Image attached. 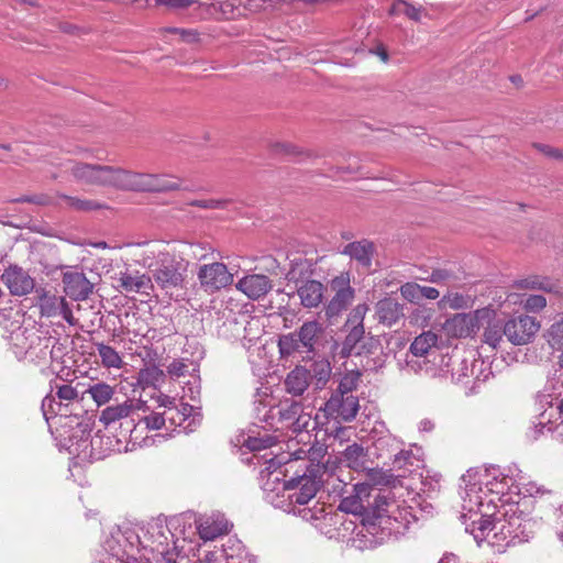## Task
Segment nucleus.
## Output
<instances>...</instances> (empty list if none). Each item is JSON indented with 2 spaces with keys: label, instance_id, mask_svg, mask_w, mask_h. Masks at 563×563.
Wrapping results in <instances>:
<instances>
[{
  "label": "nucleus",
  "instance_id": "1",
  "mask_svg": "<svg viewBox=\"0 0 563 563\" xmlns=\"http://www.w3.org/2000/svg\"><path fill=\"white\" fill-rule=\"evenodd\" d=\"M367 310L366 303H358L347 314L342 327V331L346 333L343 341L339 343L334 340L331 345L332 353L339 358L371 357L377 352L383 353L380 336L365 332L364 318Z\"/></svg>",
  "mask_w": 563,
  "mask_h": 563
},
{
  "label": "nucleus",
  "instance_id": "2",
  "mask_svg": "<svg viewBox=\"0 0 563 563\" xmlns=\"http://www.w3.org/2000/svg\"><path fill=\"white\" fill-rule=\"evenodd\" d=\"M290 467L291 465L285 468L284 477L288 476ZM307 470L308 466L305 465L303 468L295 471L288 479L276 476L272 483L278 486L271 487L269 479L265 483L266 490H277V495L282 494V497H286V500L280 505L285 511L299 514L303 518H307L311 510L306 508L297 510V506L307 505L319 490L318 481L307 475Z\"/></svg>",
  "mask_w": 563,
  "mask_h": 563
},
{
  "label": "nucleus",
  "instance_id": "3",
  "mask_svg": "<svg viewBox=\"0 0 563 563\" xmlns=\"http://www.w3.org/2000/svg\"><path fill=\"white\" fill-rule=\"evenodd\" d=\"M323 335L324 328L319 321H305L297 331L278 336L280 358H288L296 353L314 355Z\"/></svg>",
  "mask_w": 563,
  "mask_h": 563
},
{
  "label": "nucleus",
  "instance_id": "4",
  "mask_svg": "<svg viewBox=\"0 0 563 563\" xmlns=\"http://www.w3.org/2000/svg\"><path fill=\"white\" fill-rule=\"evenodd\" d=\"M128 169L109 165L76 162L70 167V175L79 183L125 190Z\"/></svg>",
  "mask_w": 563,
  "mask_h": 563
},
{
  "label": "nucleus",
  "instance_id": "5",
  "mask_svg": "<svg viewBox=\"0 0 563 563\" xmlns=\"http://www.w3.org/2000/svg\"><path fill=\"white\" fill-rule=\"evenodd\" d=\"M323 300V319L329 324H334L338 319L352 305L355 298V289L351 286V273L342 272L327 283V292Z\"/></svg>",
  "mask_w": 563,
  "mask_h": 563
},
{
  "label": "nucleus",
  "instance_id": "6",
  "mask_svg": "<svg viewBox=\"0 0 563 563\" xmlns=\"http://www.w3.org/2000/svg\"><path fill=\"white\" fill-rule=\"evenodd\" d=\"M415 516L407 507H400L394 499V506H384L383 511L374 516L375 530H371L368 537L369 543H382L390 536L402 534Z\"/></svg>",
  "mask_w": 563,
  "mask_h": 563
},
{
  "label": "nucleus",
  "instance_id": "7",
  "mask_svg": "<svg viewBox=\"0 0 563 563\" xmlns=\"http://www.w3.org/2000/svg\"><path fill=\"white\" fill-rule=\"evenodd\" d=\"M188 261L170 253H162L152 271L155 283L167 294L185 288Z\"/></svg>",
  "mask_w": 563,
  "mask_h": 563
},
{
  "label": "nucleus",
  "instance_id": "8",
  "mask_svg": "<svg viewBox=\"0 0 563 563\" xmlns=\"http://www.w3.org/2000/svg\"><path fill=\"white\" fill-rule=\"evenodd\" d=\"M165 174L126 172L125 190L134 192H169L176 190H189V187L183 186L179 178L166 179Z\"/></svg>",
  "mask_w": 563,
  "mask_h": 563
},
{
  "label": "nucleus",
  "instance_id": "9",
  "mask_svg": "<svg viewBox=\"0 0 563 563\" xmlns=\"http://www.w3.org/2000/svg\"><path fill=\"white\" fill-rule=\"evenodd\" d=\"M493 314H496L495 311L488 307L476 309L472 313H455L445 320L443 329L450 336L467 338L477 333L484 319H489Z\"/></svg>",
  "mask_w": 563,
  "mask_h": 563
},
{
  "label": "nucleus",
  "instance_id": "10",
  "mask_svg": "<svg viewBox=\"0 0 563 563\" xmlns=\"http://www.w3.org/2000/svg\"><path fill=\"white\" fill-rule=\"evenodd\" d=\"M498 512L506 517L516 544L527 542L532 537L536 522L529 517V514L519 508L518 504H501Z\"/></svg>",
  "mask_w": 563,
  "mask_h": 563
},
{
  "label": "nucleus",
  "instance_id": "11",
  "mask_svg": "<svg viewBox=\"0 0 563 563\" xmlns=\"http://www.w3.org/2000/svg\"><path fill=\"white\" fill-rule=\"evenodd\" d=\"M507 322V340L514 345H525L532 341L540 329V323L534 317L519 314Z\"/></svg>",
  "mask_w": 563,
  "mask_h": 563
},
{
  "label": "nucleus",
  "instance_id": "12",
  "mask_svg": "<svg viewBox=\"0 0 563 563\" xmlns=\"http://www.w3.org/2000/svg\"><path fill=\"white\" fill-rule=\"evenodd\" d=\"M354 495L362 498V504L371 514V518L383 511L384 506H394L389 490L372 487L368 483L354 485Z\"/></svg>",
  "mask_w": 563,
  "mask_h": 563
},
{
  "label": "nucleus",
  "instance_id": "13",
  "mask_svg": "<svg viewBox=\"0 0 563 563\" xmlns=\"http://www.w3.org/2000/svg\"><path fill=\"white\" fill-rule=\"evenodd\" d=\"M198 279L206 291L213 292L231 285L233 275L229 273L223 263L216 262L200 266Z\"/></svg>",
  "mask_w": 563,
  "mask_h": 563
},
{
  "label": "nucleus",
  "instance_id": "14",
  "mask_svg": "<svg viewBox=\"0 0 563 563\" xmlns=\"http://www.w3.org/2000/svg\"><path fill=\"white\" fill-rule=\"evenodd\" d=\"M478 507L479 517L478 519H474L471 523L472 533L477 541L486 539L490 533L494 534L495 527L493 526H496V521L500 515L493 498L487 503L481 499Z\"/></svg>",
  "mask_w": 563,
  "mask_h": 563
},
{
  "label": "nucleus",
  "instance_id": "15",
  "mask_svg": "<svg viewBox=\"0 0 563 563\" xmlns=\"http://www.w3.org/2000/svg\"><path fill=\"white\" fill-rule=\"evenodd\" d=\"M358 409V398L354 395H331L323 408L328 416L340 418L345 422L354 420Z\"/></svg>",
  "mask_w": 563,
  "mask_h": 563
},
{
  "label": "nucleus",
  "instance_id": "16",
  "mask_svg": "<svg viewBox=\"0 0 563 563\" xmlns=\"http://www.w3.org/2000/svg\"><path fill=\"white\" fill-rule=\"evenodd\" d=\"M308 252L303 255H296L289 260V269L285 275L288 283L298 285L303 284L306 280H311L316 273L317 264L322 260L320 256L308 257Z\"/></svg>",
  "mask_w": 563,
  "mask_h": 563
},
{
  "label": "nucleus",
  "instance_id": "17",
  "mask_svg": "<svg viewBox=\"0 0 563 563\" xmlns=\"http://www.w3.org/2000/svg\"><path fill=\"white\" fill-rule=\"evenodd\" d=\"M143 406L144 402L141 400L135 401L133 399H126L122 404L104 408L99 416V421L107 430H117V423L124 421L132 416L135 410L142 409Z\"/></svg>",
  "mask_w": 563,
  "mask_h": 563
},
{
  "label": "nucleus",
  "instance_id": "18",
  "mask_svg": "<svg viewBox=\"0 0 563 563\" xmlns=\"http://www.w3.org/2000/svg\"><path fill=\"white\" fill-rule=\"evenodd\" d=\"M1 280L13 296H25L35 288L34 279L18 265H10L1 275Z\"/></svg>",
  "mask_w": 563,
  "mask_h": 563
},
{
  "label": "nucleus",
  "instance_id": "19",
  "mask_svg": "<svg viewBox=\"0 0 563 563\" xmlns=\"http://www.w3.org/2000/svg\"><path fill=\"white\" fill-rule=\"evenodd\" d=\"M62 282L65 294L75 301L87 300L92 294L93 283H91L82 272H65Z\"/></svg>",
  "mask_w": 563,
  "mask_h": 563
},
{
  "label": "nucleus",
  "instance_id": "20",
  "mask_svg": "<svg viewBox=\"0 0 563 563\" xmlns=\"http://www.w3.org/2000/svg\"><path fill=\"white\" fill-rule=\"evenodd\" d=\"M58 340L47 334H33L30 345L25 351V357L35 364H40L49 357L56 360L55 349Z\"/></svg>",
  "mask_w": 563,
  "mask_h": 563
},
{
  "label": "nucleus",
  "instance_id": "21",
  "mask_svg": "<svg viewBox=\"0 0 563 563\" xmlns=\"http://www.w3.org/2000/svg\"><path fill=\"white\" fill-rule=\"evenodd\" d=\"M339 510L354 515L361 522L362 529L357 533L364 538H367L371 530H375L374 518H371V514L362 504V498L352 494L351 496L341 499Z\"/></svg>",
  "mask_w": 563,
  "mask_h": 563
},
{
  "label": "nucleus",
  "instance_id": "22",
  "mask_svg": "<svg viewBox=\"0 0 563 563\" xmlns=\"http://www.w3.org/2000/svg\"><path fill=\"white\" fill-rule=\"evenodd\" d=\"M236 287L250 299L257 300L272 289L273 284L266 275L252 274L241 278Z\"/></svg>",
  "mask_w": 563,
  "mask_h": 563
},
{
  "label": "nucleus",
  "instance_id": "23",
  "mask_svg": "<svg viewBox=\"0 0 563 563\" xmlns=\"http://www.w3.org/2000/svg\"><path fill=\"white\" fill-rule=\"evenodd\" d=\"M325 292L327 285L316 279L306 280V283L297 287L300 303L307 309L318 308L322 305Z\"/></svg>",
  "mask_w": 563,
  "mask_h": 563
},
{
  "label": "nucleus",
  "instance_id": "24",
  "mask_svg": "<svg viewBox=\"0 0 563 563\" xmlns=\"http://www.w3.org/2000/svg\"><path fill=\"white\" fill-rule=\"evenodd\" d=\"M374 253V243L366 239L347 243L342 251V254L349 255L352 260H355L360 265L366 268L371 267Z\"/></svg>",
  "mask_w": 563,
  "mask_h": 563
},
{
  "label": "nucleus",
  "instance_id": "25",
  "mask_svg": "<svg viewBox=\"0 0 563 563\" xmlns=\"http://www.w3.org/2000/svg\"><path fill=\"white\" fill-rule=\"evenodd\" d=\"M376 313L379 323L390 327L404 317V308L396 299L387 297L376 303Z\"/></svg>",
  "mask_w": 563,
  "mask_h": 563
},
{
  "label": "nucleus",
  "instance_id": "26",
  "mask_svg": "<svg viewBox=\"0 0 563 563\" xmlns=\"http://www.w3.org/2000/svg\"><path fill=\"white\" fill-rule=\"evenodd\" d=\"M310 373L305 366H296L284 382L285 389L292 396H301L309 387Z\"/></svg>",
  "mask_w": 563,
  "mask_h": 563
},
{
  "label": "nucleus",
  "instance_id": "27",
  "mask_svg": "<svg viewBox=\"0 0 563 563\" xmlns=\"http://www.w3.org/2000/svg\"><path fill=\"white\" fill-rule=\"evenodd\" d=\"M484 321H487V327L483 333V342L496 349L504 336L507 338V322L505 319L495 318V314Z\"/></svg>",
  "mask_w": 563,
  "mask_h": 563
},
{
  "label": "nucleus",
  "instance_id": "28",
  "mask_svg": "<svg viewBox=\"0 0 563 563\" xmlns=\"http://www.w3.org/2000/svg\"><path fill=\"white\" fill-rule=\"evenodd\" d=\"M232 525L225 519H207L198 527L200 538L205 541H212L222 534L229 533Z\"/></svg>",
  "mask_w": 563,
  "mask_h": 563
},
{
  "label": "nucleus",
  "instance_id": "29",
  "mask_svg": "<svg viewBox=\"0 0 563 563\" xmlns=\"http://www.w3.org/2000/svg\"><path fill=\"white\" fill-rule=\"evenodd\" d=\"M269 151L275 156H279L286 159H294L297 162H301L310 157V154L308 152L302 151L297 145L289 142L271 143Z\"/></svg>",
  "mask_w": 563,
  "mask_h": 563
},
{
  "label": "nucleus",
  "instance_id": "30",
  "mask_svg": "<svg viewBox=\"0 0 563 563\" xmlns=\"http://www.w3.org/2000/svg\"><path fill=\"white\" fill-rule=\"evenodd\" d=\"M485 477L492 476V479H487L486 482H482V484L485 485V488L488 493L495 494L498 496V500L503 504H508L507 501L503 500V497L505 496V492L508 489V481L507 477L503 476L499 478V475L501 473L499 472V468L493 466L492 468L486 470Z\"/></svg>",
  "mask_w": 563,
  "mask_h": 563
},
{
  "label": "nucleus",
  "instance_id": "31",
  "mask_svg": "<svg viewBox=\"0 0 563 563\" xmlns=\"http://www.w3.org/2000/svg\"><path fill=\"white\" fill-rule=\"evenodd\" d=\"M367 481L372 487L375 486H387L395 487L397 483H399V477H405L404 473H399L395 475L393 470H382V468H369L367 471Z\"/></svg>",
  "mask_w": 563,
  "mask_h": 563
},
{
  "label": "nucleus",
  "instance_id": "32",
  "mask_svg": "<svg viewBox=\"0 0 563 563\" xmlns=\"http://www.w3.org/2000/svg\"><path fill=\"white\" fill-rule=\"evenodd\" d=\"M56 398L57 397L52 394H48L42 400L41 409L46 421L49 420V413L54 417L59 416L65 420L69 419L71 416V413L68 415V404H63L59 399L57 401Z\"/></svg>",
  "mask_w": 563,
  "mask_h": 563
},
{
  "label": "nucleus",
  "instance_id": "33",
  "mask_svg": "<svg viewBox=\"0 0 563 563\" xmlns=\"http://www.w3.org/2000/svg\"><path fill=\"white\" fill-rule=\"evenodd\" d=\"M59 198L65 200L67 202V206L75 210L80 212H91L102 209H108L109 207L106 203L99 202L97 200H90V199H81L78 197L68 196L65 194H59Z\"/></svg>",
  "mask_w": 563,
  "mask_h": 563
},
{
  "label": "nucleus",
  "instance_id": "34",
  "mask_svg": "<svg viewBox=\"0 0 563 563\" xmlns=\"http://www.w3.org/2000/svg\"><path fill=\"white\" fill-rule=\"evenodd\" d=\"M437 342L438 335L432 331L423 332L411 342L409 350L415 356H424L431 347L435 346Z\"/></svg>",
  "mask_w": 563,
  "mask_h": 563
},
{
  "label": "nucleus",
  "instance_id": "35",
  "mask_svg": "<svg viewBox=\"0 0 563 563\" xmlns=\"http://www.w3.org/2000/svg\"><path fill=\"white\" fill-rule=\"evenodd\" d=\"M519 289H540L545 292H554L556 285L548 277L530 276L516 282Z\"/></svg>",
  "mask_w": 563,
  "mask_h": 563
},
{
  "label": "nucleus",
  "instance_id": "36",
  "mask_svg": "<svg viewBox=\"0 0 563 563\" xmlns=\"http://www.w3.org/2000/svg\"><path fill=\"white\" fill-rule=\"evenodd\" d=\"M86 393L90 394L93 401L98 407L110 401L112 396L114 395V389L110 385L103 382L96 383L90 385Z\"/></svg>",
  "mask_w": 563,
  "mask_h": 563
},
{
  "label": "nucleus",
  "instance_id": "37",
  "mask_svg": "<svg viewBox=\"0 0 563 563\" xmlns=\"http://www.w3.org/2000/svg\"><path fill=\"white\" fill-rule=\"evenodd\" d=\"M310 379L314 378L318 388H322L329 380L331 375V366L327 360L314 361L310 368Z\"/></svg>",
  "mask_w": 563,
  "mask_h": 563
},
{
  "label": "nucleus",
  "instance_id": "38",
  "mask_svg": "<svg viewBox=\"0 0 563 563\" xmlns=\"http://www.w3.org/2000/svg\"><path fill=\"white\" fill-rule=\"evenodd\" d=\"M362 373L356 371H350L345 373L332 395H352L351 393L356 389Z\"/></svg>",
  "mask_w": 563,
  "mask_h": 563
},
{
  "label": "nucleus",
  "instance_id": "39",
  "mask_svg": "<svg viewBox=\"0 0 563 563\" xmlns=\"http://www.w3.org/2000/svg\"><path fill=\"white\" fill-rule=\"evenodd\" d=\"M364 449L361 444L353 443L347 445L343 451L342 460L346 462L347 466L353 470H358L363 466Z\"/></svg>",
  "mask_w": 563,
  "mask_h": 563
},
{
  "label": "nucleus",
  "instance_id": "40",
  "mask_svg": "<svg viewBox=\"0 0 563 563\" xmlns=\"http://www.w3.org/2000/svg\"><path fill=\"white\" fill-rule=\"evenodd\" d=\"M99 356L101 357L102 364L107 367H120L122 360L119 353L110 345L103 343L97 344Z\"/></svg>",
  "mask_w": 563,
  "mask_h": 563
},
{
  "label": "nucleus",
  "instance_id": "41",
  "mask_svg": "<svg viewBox=\"0 0 563 563\" xmlns=\"http://www.w3.org/2000/svg\"><path fill=\"white\" fill-rule=\"evenodd\" d=\"M495 531H494V538L498 541H505L507 545H515L516 541L512 539V531L510 528H508V522L506 517L499 515L497 521Z\"/></svg>",
  "mask_w": 563,
  "mask_h": 563
},
{
  "label": "nucleus",
  "instance_id": "42",
  "mask_svg": "<svg viewBox=\"0 0 563 563\" xmlns=\"http://www.w3.org/2000/svg\"><path fill=\"white\" fill-rule=\"evenodd\" d=\"M470 297L464 296L459 292H449L443 296L441 300L438 302L440 307H445L446 305L452 309H465L468 307Z\"/></svg>",
  "mask_w": 563,
  "mask_h": 563
},
{
  "label": "nucleus",
  "instance_id": "43",
  "mask_svg": "<svg viewBox=\"0 0 563 563\" xmlns=\"http://www.w3.org/2000/svg\"><path fill=\"white\" fill-rule=\"evenodd\" d=\"M548 343L552 349H563V319L554 322L547 332Z\"/></svg>",
  "mask_w": 563,
  "mask_h": 563
},
{
  "label": "nucleus",
  "instance_id": "44",
  "mask_svg": "<svg viewBox=\"0 0 563 563\" xmlns=\"http://www.w3.org/2000/svg\"><path fill=\"white\" fill-rule=\"evenodd\" d=\"M139 376L140 382L146 385L155 386L157 383L164 380L165 373L159 367L153 365L144 369H141Z\"/></svg>",
  "mask_w": 563,
  "mask_h": 563
},
{
  "label": "nucleus",
  "instance_id": "45",
  "mask_svg": "<svg viewBox=\"0 0 563 563\" xmlns=\"http://www.w3.org/2000/svg\"><path fill=\"white\" fill-rule=\"evenodd\" d=\"M275 442V438L271 435L263 438L249 435L247 438L243 439L242 445L246 446L250 451H261L273 446Z\"/></svg>",
  "mask_w": 563,
  "mask_h": 563
},
{
  "label": "nucleus",
  "instance_id": "46",
  "mask_svg": "<svg viewBox=\"0 0 563 563\" xmlns=\"http://www.w3.org/2000/svg\"><path fill=\"white\" fill-rule=\"evenodd\" d=\"M280 406L279 415L283 420H294L302 412V404L297 400L285 399Z\"/></svg>",
  "mask_w": 563,
  "mask_h": 563
},
{
  "label": "nucleus",
  "instance_id": "47",
  "mask_svg": "<svg viewBox=\"0 0 563 563\" xmlns=\"http://www.w3.org/2000/svg\"><path fill=\"white\" fill-rule=\"evenodd\" d=\"M74 418L76 419V428L68 437L69 441L73 442L74 439H77V441H87L91 432V423L89 422V419L87 421L79 420L78 415H74Z\"/></svg>",
  "mask_w": 563,
  "mask_h": 563
},
{
  "label": "nucleus",
  "instance_id": "48",
  "mask_svg": "<svg viewBox=\"0 0 563 563\" xmlns=\"http://www.w3.org/2000/svg\"><path fill=\"white\" fill-rule=\"evenodd\" d=\"M231 202L230 199H195L188 206L201 209H224Z\"/></svg>",
  "mask_w": 563,
  "mask_h": 563
},
{
  "label": "nucleus",
  "instance_id": "49",
  "mask_svg": "<svg viewBox=\"0 0 563 563\" xmlns=\"http://www.w3.org/2000/svg\"><path fill=\"white\" fill-rule=\"evenodd\" d=\"M474 365L468 364V362L465 358L459 360L457 367H452V379L456 383H462L464 378H467L470 376V372L473 375Z\"/></svg>",
  "mask_w": 563,
  "mask_h": 563
},
{
  "label": "nucleus",
  "instance_id": "50",
  "mask_svg": "<svg viewBox=\"0 0 563 563\" xmlns=\"http://www.w3.org/2000/svg\"><path fill=\"white\" fill-rule=\"evenodd\" d=\"M401 296L409 302L419 305L420 299V285L417 283H406L400 287Z\"/></svg>",
  "mask_w": 563,
  "mask_h": 563
},
{
  "label": "nucleus",
  "instance_id": "51",
  "mask_svg": "<svg viewBox=\"0 0 563 563\" xmlns=\"http://www.w3.org/2000/svg\"><path fill=\"white\" fill-rule=\"evenodd\" d=\"M413 457V454L410 450H401L397 454H395L393 460V467L396 471H402L406 475V472L408 471L406 468L407 465H412L411 459Z\"/></svg>",
  "mask_w": 563,
  "mask_h": 563
},
{
  "label": "nucleus",
  "instance_id": "52",
  "mask_svg": "<svg viewBox=\"0 0 563 563\" xmlns=\"http://www.w3.org/2000/svg\"><path fill=\"white\" fill-rule=\"evenodd\" d=\"M455 274L452 271L445 268H435L432 271L429 277L424 278V280L442 285L446 284L453 279H455Z\"/></svg>",
  "mask_w": 563,
  "mask_h": 563
},
{
  "label": "nucleus",
  "instance_id": "53",
  "mask_svg": "<svg viewBox=\"0 0 563 563\" xmlns=\"http://www.w3.org/2000/svg\"><path fill=\"white\" fill-rule=\"evenodd\" d=\"M15 203H33L37 206H48L52 203L51 198L47 195H23L11 200Z\"/></svg>",
  "mask_w": 563,
  "mask_h": 563
},
{
  "label": "nucleus",
  "instance_id": "54",
  "mask_svg": "<svg viewBox=\"0 0 563 563\" xmlns=\"http://www.w3.org/2000/svg\"><path fill=\"white\" fill-rule=\"evenodd\" d=\"M135 420L132 416L126 418L124 421L119 423V433L115 434L118 437V442L122 440L128 441L131 438L132 432L135 430Z\"/></svg>",
  "mask_w": 563,
  "mask_h": 563
},
{
  "label": "nucleus",
  "instance_id": "55",
  "mask_svg": "<svg viewBox=\"0 0 563 563\" xmlns=\"http://www.w3.org/2000/svg\"><path fill=\"white\" fill-rule=\"evenodd\" d=\"M547 305L545 297L542 295H529L525 302L523 307L527 311L538 312L543 309Z\"/></svg>",
  "mask_w": 563,
  "mask_h": 563
},
{
  "label": "nucleus",
  "instance_id": "56",
  "mask_svg": "<svg viewBox=\"0 0 563 563\" xmlns=\"http://www.w3.org/2000/svg\"><path fill=\"white\" fill-rule=\"evenodd\" d=\"M57 390H56V397L60 400V401H71V400H75L78 398V391L75 387H73L71 385H59V386H56Z\"/></svg>",
  "mask_w": 563,
  "mask_h": 563
},
{
  "label": "nucleus",
  "instance_id": "57",
  "mask_svg": "<svg viewBox=\"0 0 563 563\" xmlns=\"http://www.w3.org/2000/svg\"><path fill=\"white\" fill-rule=\"evenodd\" d=\"M167 32L179 34L181 40L186 43H195L199 40V33L191 29H179V27H168Z\"/></svg>",
  "mask_w": 563,
  "mask_h": 563
},
{
  "label": "nucleus",
  "instance_id": "58",
  "mask_svg": "<svg viewBox=\"0 0 563 563\" xmlns=\"http://www.w3.org/2000/svg\"><path fill=\"white\" fill-rule=\"evenodd\" d=\"M188 365L186 364L185 360H174L168 366H167V373L172 377H181L185 376L187 373Z\"/></svg>",
  "mask_w": 563,
  "mask_h": 563
},
{
  "label": "nucleus",
  "instance_id": "59",
  "mask_svg": "<svg viewBox=\"0 0 563 563\" xmlns=\"http://www.w3.org/2000/svg\"><path fill=\"white\" fill-rule=\"evenodd\" d=\"M147 429L159 430L165 424V418L162 413L154 412L141 419Z\"/></svg>",
  "mask_w": 563,
  "mask_h": 563
},
{
  "label": "nucleus",
  "instance_id": "60",
  "mask_svg": "<svg viewBox=\"0 0 563 563\" xmlns=\"http://www.w3.org/2000/svg\"><path fill=\"white\" fill-rule=\"evenodd\" d=\"M155 3L169 9H185L196 3V0H155Z\"/></svg>",
  "mask_w": 563,
  "mask_h": 563
},
{
  "label": "nucleus",
  "instance_id": "61",
  "mask_svg": "<svg viewBox=\"0 0 563 563\" xmlns=\"http://www.w3.org/2000/svg\"><path fill=\"white\" fill-rule=\"evenodd\" d=\"M59 313L63 317V319L70 325H74L76 323V319L74 318L73 310L69 307L68 302L65 300V298H59Z\"/></svg>",
  "mask_w": 563,
  "mask_h": 563
},
{
  "label": "nucleus",
  "instance_id": "62",
  "mask_svg": "<svg viewBox=\"0 0 563 563\" xmlns=\"http://www.w3.org/2000/svg\"><path fill=\"white\" fill-rule=\"evenodd\" d=\"M134 292L147 294V289L152 288V279L146 275L135 277Z\"/></svg>",
  "mask_w": 563,
  "mask_h": 563
},
{
  "label": "nucleus",
  "instance_id": "63",
  "mask_svg": "<svg viewBox=\"0 0 563 563\" xmlns=\"http://www.w3.org/2000/svg\"><path fill=\"white\" fill-rule=\"evenodd\" d=\"M134 283H135V277L131 276L128 273H121L120 274L119 286L123 290H125L128 292H134V286L136 285Z\"/></svg>",
  "mask_w": 563,
  "mask_h": 563
},
{
  "label": "nucleus",
  "instance_id": "64",
  "mask_svg": "<svg viewBox=\"0 0 563 563\" xmlns=\"http://www.w3.org/2000/svg\"><path fill=\"white\" fill-rule=\"evenodd\" d=\"M533 146L541 153H543L548 157L552 158H562L563 154L560 150L551 147L547 144L534 143Z\"/></svg>",
  "mask_w": 563,
  "mask_h": 563
}]
</instances>
